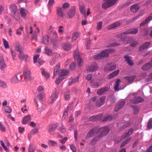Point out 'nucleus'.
Listing matches in <instances>:
<instances>
[{
    "instance_id": "obj_31",
    "label": "nucleus",
    "mask_w": 152,
    "mask_h": 152,
    "mask_svg": "<svg viewBox=\"0 0 152 152\" xmlns=\"http://www.w3.org/2000/svg\"><path fill=\"white\" fill-rule=\"evenodd\" d=\"M37 29L38 32L34 31V34L32 36V39L35 40L36 41L37 40V37L39 33V28H37Z\"/></svg>"
},
{
    "instance_id": "obj_42",
    "label": "nucleus",
    "mask_w": 152,
    "mask_h": 152,
    "mask_svg": "<svg viewBox=\"0 0 152 152\" xmlns=\"http://www.w3.org/2000/svg\"><path fill=\"white\" fill-rule=\"evenodd\" d=\"M62 77H58L57 78L55 81V83L56 84H59L62 82L63 79H64V78H63Z\"/></svg>"
},
{
    "instance_id": "obj_10",
    "label": "nucleus",
    "mask_w": 152,
    "mask_h": 152,
    "mask_svg": "<svg viewBox=\"0 0 152 152\" xmlns=\"http://www.w3.org/2000/svg\"><path fill=\"white\" fill-rule=\"evenodd\" d=\"M116 67L115 64H113L112 65L108 64L104 67V69L106 71H110L114 69Z\"/></svg>"
},
{
    "instance_id": "obj_36",
    "label": "nucleus",
    "mask_w": 152,
    "mask_h": 152,
    "mask_svg": "<svg viewBox=\"0 0 152 152\" xmlns=\"http://www.w3.org/2000/svg\"><path fill=\"white\" fill-rule=\"evenodd\" d=\"M34 147V144L30 143L28 148V152H34L35 151Z\"/></svg>"
},
{
    "instance_id": "obj_49",
    "label": "nucleus",
    "mask_w": 152,
    "mask_h": 152,
    "mask_svg": "<svg viewBox=\"0 0 152 152\" xmlns=\"http://www.w3.org/2000/svg\"><path fill=\"white\" fill-rule=\"evenodd\" d=\"M4 111L7 113H10L12 112V110L9 106H6L4 107Z\"/></svg>"
},
{
    "instance_id": "obj_24",
    "label": "nucleus",
    "mask_w": 152,
    "mask_h": 152,
    "mask_svg": "<svg viewBox=\"0 0 152 152\" xmlns=\"http://www.w3.org/2000/svg\"><path fill=\"white\" fill-rule=\"evenodd\" d=\"M98 132L97 130L96 129H92L90 130L87 134V137H90L93 136L96 133Z\"/></svg>"
},
{
    "instance_id": "obj_14",
    "label": "nucleus",
    "mask_w": 152,
    "mask_h": 152,
    "mask_svg": "<svg viewBox=\"0 0 152 152\" xmlns=\"http://www.w3.org/2000/svg\"><path fill=\"white\" fill-rule=\"evenodd\" d=\"M128 43H131L130 46L132 47H135L138 44V42H136L133 38H128L127 40Z\"/></svg>"
},
{
    "instance_id": "obj_61",
    "label": "nucleus",
    "mask_w": 152,
    "mask_h": 152,
    "mask_svg": "<svg viewBox=\"0 0 152 152\" xmlns=\"http://www.w3.org/2000/svg\"><path fill=\"white\" fill-rule=\"evenodd\" d=\"M70 149L72 150V151H76L77 149L76 147L73 145L71 144L70 145Z\"/></svg>"
},
{
    "instance_id": "obj_17",
    "label": "nucleus",
    "mask_w": 152,
    "mask_h": 152,
    "mask_svg": "<svg viewBox=\"0 0 152 152\" xmlns=\"http://www.w3.org/2000/svg\"><path fill=\"white\" fill-rule=\"evenodd\" d=\"M12 82L16 83L19 82H20L22 79L21 77H12L11 78Z\"/></svg>"
},
{
    "instance_id": "obj_1",
    "label": "nucleus",
    "mask_w": 152,
    "mask_h": 152,
    "mask_svg": "<svg viewBox=\"0 0 152 152\" xmlns=\"http://www.w3.org/2000/svg\"><path fill=\"white\" fill-rule=\"evenodd\" d=\"M133 131V129H131L126 131L125 133L121 137V138L119 137L117 138L115 140V141L117 143H119L122 140L130 135L132 134Z\"/></svg>"
},
{
    "instance_id": "obj_2",
    "label": "nucleus",
    "mask_w": 152,
    "mask_h": 152,
    "mask_svg": "<svg viewBox=\"0 0 152 152\" xmlns=\"http://www.w3.org/2000/svg\"><path fill=\"white\" fill-rule=\"evenodd\" d=\"M105 2L102 5V7L104 9L109 8L115 4L117 0H104Z\"/></svg>"
},
{
    "instance_id": "obj_37",
    "label": "nucleus",
    "mask_w": 152,
    "mask_h": 152,
    "mask_svg": "<svg viewBox=\"0 0 152 152\" xmlns=\"http://www.w3.org/2000/svg\"><path fill=\"white\" fill-rule=\"evenodd\" d=\"M116 37L120 38L123 41H124L126 38V36L124 35L123 33L117 35Z\"/></svg>"
},
{
    "instance_id": "obj_50",
    "label": "nucleus",
    "mask_w": 152,
    "mask_h": 152,
    "mask_svg": "<svg viewBox=\"0 0 152 152\" xmlns=\"http://www.w3.org/2000/svg\"><path fill=\"white\" fill-rule=\"evenodd\" d=\"M41 70L42 75L44 76H49L50 75V73L45 71L44 69H42Z\"/></svg>"
},
{
    "instance_id": "obj_33",
    "label": "nucleus",
    "mask_w": 152,
    "mask_h": 152,
    "mask_svg": "<svg viewBox=\"0 0 152 152\" xmlns=\"http://www.w3.org/2000/svg\"><path fill=\"white\" fill-rule=\"evenodd\" d=\"M43 42V43L46 45L49 44L50 42V40L48 36H46L44 37Z\"/></svg>"
},
{
    "instance_id": "obj_48",
    "label": "nucleus",
    "mask_w": 152,
    "mask_h": 152,
    "mask_svg": "<svg viewBox=\"0 0 152 152\" xmlns=\"http://www.w3.org/2000/svg\"><path fill=\"white\" fill-rule=\"evenodd\" d=\"M37 91L39 94H42L44 93V89L43 87L41 86H39L37 88Z\"/></svg>"
},
{
    "instance_id": "obj_38",
    "label": "nucleus",
    "mask_w": 152,
    "mask_h": 152,
    "mask_svg": "<svg viewBox=\"0 0 152 152\" xmlns=\"http://www.w3.org/2000/svg\"><path fill=\"white\" fill-rule=\"evenodd\" d=\"M60 64H57L56 66L54 69V75H57V73L58 71L60 69Z\"/></svg>"
},
{
    "instance_id": "obj_60",
    "label": "nucleus",
    "mask_w": 152,
    "mask_h": 152,
    "mask_svg": "<svg viewBox=\"0 0 152 152\" xmlns=\"http://www.w3.org/2000/svg\"><path fill=\"white\" fill-rule=\"evenodd\" d=\"M60 132L63 133H65L66 132V129L64 126H62L60 128Z\"/></svg>"
},
{
    "instance_id": "obj_27",
    "label": "nucleus",
    "mask_w": 152,
    "mask_h": 152,
    "mask_svg": "<svg viewBox=\"0 0 152 152\" xmlns=\"http://www.w3.org/2000/svg\"><path fill=\"white\" fill-rule=\"evenodd\" d=\"M31 118V116L30 115H27L24 117L23 118L22 124H26L30 120Z\"/></svg>"
},
{
    "instance_id": "obj_18",
    "label": "nucleus",
    "mask_w": 152,
    "mask_h": 152,
    "mask_svg": "<svg viewBox=\"0 0 152 152\" xmlns=\"http://www.w3.org/2000/svg\"><path fill=\"white\" fill-rule=\"evenodd\" d=\"M151 43L150 42H146L143 43L141 46L139 48V50L142 51L147 48L150 45Z\"/></svg>"
},
{
    "instance_id": "obj_34",
    "label": "nucleus",
    "mask_w": 152,
    "mask_h": 152,
    "mask_svg": "<svg viewBox=\"0 0 152 152\" xmlns=\"http://www.w3.org/2000/svg\"><path fill=\"white\" fill-rule=\"evenodd\" d=\"M80 33L76 32L73 34L72 38V42L75 41L77 38L78 37L80 36Z\"/></svg>"
},
{
    "instance_id": "obj_16",
    "label": "nucleus",
    "mask_w": 152,
    "mask_h": 152,
    "mask_svg": "<svg viewBox=\"0 0 152 152\" xmlns=\"http://www.w3.org/2000/svg\"><path fill=\"white\" fill-rule=\"evenodd\" d=\"M125 104L124 101H122L119 102L115 107V112L118 111L120 109L123 107Z\"/></svg>"
},
{
    "instance_id": "obj_29",
    "label": "nucleus",
    "mask_w": 152,
    "mask_h": 152,
    "mask_svg": "<svg viewBox=\"0 0 152 152\" xmlns=\"http://www.w3.org/2000/svg\"><path fill=\"white\" fill-rule=\"evenodd\" d=\"M62 48L65 50H69L71 48V45L69 43H66L63 45Z\"/></svg>"
},
{
    "instance_id": "obj_20",
    "label": "nucleus",
    "mask_w": 152,
    "mask_h": 152,
    "mask_svg": "<svg viewBox=\"0 0 152 152\" xmlns=\"http://www.w3.org/2000/svg\"><path fill=\"white\" fill-rule=\"evenodd\" d=\"M109 90L108 87H104L98 90L97 92V94H98L103 95L104 94L105 92L108 91Z\"/></svg>"
},
{
    "instance_id": "obj_59",
    "label": "nucleus",
    "mask_w": 152,
    "mask_h": 152,
    "mask_svg": "<svg viewBox=\"0 0 152 152\" xmlns=\"http://www.w3.org/2000/svg\"><path fill=\"white\" fill-rule=\"evenodd\" d=\"M112 117L111 116L109 115L104 118L103 121H110L112 119Z\"/></svg>"
},
{
    "instance_id": "obj_64",
    "label": "nucleus",
    "mask_w": 152,
    "mask_h": 152,
    "mask_svg": "<svg viewBox=\"0 0 152 152\" xmlns=\"http://www.w3.org/2000/svg\"><path fill=\"white\" fill-rule=\"evenodd\" d=\"M152 19V17L151 16H149L146 18L144 20L146 24L148 23Z\"/></svg>"
},
{
    "instance_id": "obj_58",
    "label": "nucleus",
    "mask_w": 152,
    "mask_h": 152,
    "mask_svg": "<svg viewBox=\"0 0 152 152\" xmlns=\"http://www.w3.org/2000/svg\"><path fill=\"white\" fill-rule=\"evenodd\" d=\"M102 58L101 55L100 53L94 56V58L95 59H99Z\"/></svg>"
},
{
    "instance_id": "obj_62",
    "label": "nucleus",
    "mask_w": 152,
    "mask_h": 152,
    "mask_svg": "<svg viewBox=\"0 0 152 152\" xmlns=\"http://www.w3.org/2000/svg\"><path fill=\"white\" fill-rule=\"evenodd\" d=\"M76 65V64L75 63H72L70 66V69L72 70H74L75 67Z\"/></svg>"
},
{
    "instance_id": "obj_25",
    "label": "nucleus",
    "mask_w": 152,
    "mask_h": 152,
    "mask_svg": "<svg viewBox=\"0 0 152 152\" xmlns=\"http://www.w3.org/2000/svg\"><path fill=\"white\" fill-rule=\"evenodd\" d=\"M75 7L71 9L68 12V15L69 18H72L75 15Z\"/></svg>"
},
{
    "instance_id": "obj_13",
    "label": "nucleus",
    "mask_w": 152,
    "mask_h": 152,
    "mask_svg": "<svg viewBox=\"0 0 152 152\" xmlns=\"http://www.w3.org/2000/svg\"><path fill=\"white\" fill-rule=\"evenodd\" d=\"M143 99L140 96L135 97L133 99L131 100V102L133 103H138L142 102Z\"/></svg>"
},
{
    "instance_id": "obj_47",
    "label": "nucleus",
    "mask_w": 152,
    "mask_h": 152,
    "mask_svg": "<svg viewBox=\"0 0 152 152\" xmlns=\"http://www.w3.org/2000/svg\"><path fill=\"white\" fill-rule=\"evenodd\" d=\"M26 10L23 8H21L20 10V14L23 17H25L26 16Z\"/></svg>"
},
{
    "instance_id": "obj_21",
    "label": "nucleus",
    "mask_w": 152,
    "mask_h": 152,
    "mask_svg": "<svg viewBox=\"0 0 152 152\" xmlns=\"http://www.w3.org/2000/svg\"><path fill=\"white\" fill-rule=\"evenodd\" d=\"M122 82V81L119 79L116 80L114 87V89L115 91H117L119 90L118 87Z\"/></svg>"
},
{
    "instance_id": "obj_30",
    "label": "nucleus",
    "mask_w": 152,
    "mask_h": 152,
    "mask_svg": "<svg viewBox=\"0 0 152 152\" xmlns=\"http://www.w3.org/2000/svg\"><path fill=\"white\" fill-rule=\"evenodd\" d=\"M10 9L12 12H13L15 14L16 12L17 7L15 5L12 4L10 6Z\"/></svg>"
},
{
    "instance_id": "obj_5",
    "label": "nucleus",
    "mask_w": 152,
    "mask_h": 152,
    "mask_svg": "<svg viewBox=\"0 0 152 152\" xmlns=\"http://www.w3.org/2000/svg\"><path fill=\"white\" fill-rule=\"evenodd\" d=\"M114 51V49L112 48H109L102 51L101 52L100 54L102 57H106L108 56L109 53L110 52H113Z\"/></svg>"
},
{
    "instance_id": "obj_53",
    "label": "nucleus",
    "mask_w": 152,
    "mask_h": 152,
    "mask_svg": "<svg viewBox=\"0 0 152 152\" xmlns=\"http://www.w3.org/2000/svg\"><path fill=\"white\" fill-rule=\"evenodd\" d=\"M0 87L6 88L7 87V85L5 83L0 80Z\"/></svg>"
},
{
    "instance_id": "obj_35",
    "label": "nucleus",
    "mask_w": 152,
    "mask_h": 152,
    "mask_svg": "<svg viewBox=\"0 0 152 152\" xmlns=\"http://www.w3.org/2000/svg\"><path fill=\"white\" fill-rule=\"evenodd\" d=\"M49 145L52 146H55L58 145L57 142L52 140H49L48 142Z\"/></svg>"
},
{
    "instance_id": "obj_6",
    "label": "nucleus",
    "mask_w": 152,
    "mask_h": 152,
    "mask_svg": "<svg viewBox=\"0 0 152 152\" xmlns=\"http://www.w3.org/2000/svg\"><path fill=\"white\" fill-rule=\"evenodd\" d=\"M17 50L20 52L18 56L20 60H26L28 58V56L27 55L24 54L21 48L18 49Z\"/></svg>"
},
{
    "instance_id": "obj_22",
    "label": "nucleus",
    "mask_w": 152,
    "mask_h": 152,
    "mask_svg": "<svg viewBox=\"0 0 152 152\" xmlns=\"http://www.w3.org/2000/svg\"><path fill=\"white\" fill-rule=\"evenodd\" d=\"M57 13L58 16L63 17L64 16V12L61 7H58L57 8Z\"/></svg>"
},
{
    "instance_id": "obj_43",
    "label": "nucleus",
    "mask_w": 152,
    "mask_h": 152,
    "mask_svg": "<svg viewBox=\"0 0 152 152\" xmlns=\"http://www.w3.org/2000/svg\"><path fill=\"white\" fill-rule=\"evenodd\" d=\"M0 130L1 132H4L6 131V128L4 125L0 122Z\"/></svg>"
},
{
    "instance_id": "obj_55",
    "label": "nucleus",
    "mask_w": 152,
    "mask_h": 152,
    "mask_svg": "<svg viewBox=\"0 0 152 152\" xmlns=\"http://www.w3.org/2000/svg\"><path fill=\"white\" fill-rule=\"evenodd\" d=\"M6 67V64L5 63V61L3 62L0 63V69L3 70Z\"/></svg>"
},
{
    "instance_id": "obj_7",
    "label": "nucleus",
    "mask_w": 152,
    "mask_h": 152,
    "mask_svg": "<svg viewBox=\"0 0 152 152\" xmlns=\"http://www.w3.org/2000/svg\"><path fill=\"white\" fill-rule=\"evenodd\" d=\"M58 97V95L57 93L56 92H53L49 98V103L50 104L53 103L56 101Z\"/></svg>"
},
{
    "instance_id": "obj_52",
    "label": "nucleus",
    "mask_w": 152,
    "mask_h": 152,
    "mask_svg": "<svg viewBox=\"0 0 152 152\" xmlns=\"http://www.w3.org/2000/svg\"><path fill=\"white\" fill-rule=\"evenodd\" d=\"M31 74L30 71L28 69H26L23 72V75L25 76H29L31 75Z\"/></svg>"
},
{
    "instance_id": "obj_46",
    "label": "nucleus",
    "mask_w": 152,
    "mask_h": 152,
    "mask_svg": "<svg viewBox=\"0 0 152 152\" xmlns=\"http://www.w3.org/2000/svg\"><path fill=\"white\" fill-rule=\"evenodd\" d=\"M3 41L4 46L6 48H9L10 46L9 45L8 43L5 39H3Z\"/></svg>"
},
{
    "instance_id": "obj_28",
    "label": "nucleus",
    "mask_w": 152,
    "mask_h": 152,
    "mask_svg": "<svg viewBox=\"0 0 152 152\" xmlns=\"http://www.w3.org/2000/svg\"><path fill=\"white\" fill-rule=\"evenodd\" d=\"M80 11L81 13L83 14L85 18H86V10H85V7L84 5H81L79 7Z\"/></svg>"
},
{
    "instance_id": "obj_40",
    "label": "nucleus",
    "mask_w": 152,
    "mask_h": 152,
    "mask_svg": "<svg viewBox=\"0 0 152 152\" xmlns=\"http://www.w3.org/2000/svg\"><path fill=\"white\" fill-rule=\"evenodd\" d=\"M131 138L130 137L127 139L126 140L124 141L121 145L120 147H122L126 145L127 143H128L131 140Z\"/></svg>"
},
{
    "instance_id": "obj_8",
    "label": "nucleus",
    "mask_w": 152,
    "mask_h": 152,
    "mask_svg": "<svg viewBox=\"0 0 152 152\" xmlns=\"http://www.w3.org/2000/svg\"><path fill=\"white\" fill-rule=\"evenodd\" d=\"M98 68V65L96 63L93 64L90 66L87 69V71L89 72H92L96 70Z\"/></svg>"
},
{
    "instance_id": "obj_56",
    "label": "nucleus",
    "mask_w": 152,
    "mask_h": 152,
    "mask_svg": "<svg viewBox=\"0 0 152 152\" xmlns=\"http://www.w3.org/2000/svg\"><path fill=\"white\" fill-rule=\"evenodd\" d=\"M45 53L48 55H50L52 53V52L51 50L48 49L47 47L45 48Z\"/></svg>"
},
{
    "instance_id": "obj_12",
    "label": "nucleus",
    "mask_w": 152,
    "mask_h": 152,
    "mask_svg": "<svg viewBox=\"0 0 152 152\" xmlns=\"http://www.w3.org/2000/svg\"><path fill=\"white\" fill-rule=\"evenodd\" d=\"M69 75V71L66 69H61L58 71L59 76H65Z\"/></svg>"
},
{
    "instance_id": "obj_3",
    "label": "nucleus",
    "mask_w": 152,
    "mask_h": 152,
    "mask_svg": "<svg viewBox=\"0 0 152 152\" xmlns=\"http://www.w3.org/2000/svg\"><path fill=\"white\" fill-rule=\"evenodd\" d=\"M75 59H77V63L79 66H81L83 64V60L80 57V54L78 50H76L74 54Z\"/></svg>"
},
{
    "instance_id": "obj_57",
    "label": "nucleus",
    "mask_w": 152,
    "mask_h": 152,
    "mask_svg": "<svg viewBox=\"0 0 152 152\" xmlns=\"http://www.w3.org/2000/svg\"><path fill=\"white\" fill-rule=\"evenodd\" d=\"M152 127V118L150 119L148 123L147 127L150 129Z\"/></svg>"
},
{
    "instance_id": "obj_9",
    "label": "nucleus",
    "mask_w": 152,
    "mask_h": 152,
    "mask_svg": "<svg viewBox=\"0 0 152 152\" xmlns=\"http://www.w3.org/2000/svg\"><path fill=\"white\" fill-rule=\"evenodd\" d=\"M152 67V59L150 61L146 63L142 67V70L145 71L150 69Z\"/></svg>"
},
{
    "instance_id": "obj_44",
    "label": "nucleus",
    "mask_w": 152,
    "mask_h": 152,
    "mask_svg": "<svg viewBox=\"0 0 152 152\" xmlns=\"http://www.w3.org/2000/svg\"><path fill=\"white\" fill-rule=\"evenodd\" d=\"M120 72L119 70H117L115 71L112 73L110 74L109 75V76H117Z\"/></svg>"
},
{
    "instance_id": "obj_39",
    "label": "nucleus",
    "mask_w": 152,
    "mask_h": 152,
    "mask_svg": "<svg viewBox=\"0 0 152 152\" xmlns=\"http://www.w3.org/2000/svg\"><path fill=\"white\" fill-rule=\"evenodd\" d=\"M125 78L129 83H131L133 82L134 79V77H125Z\"/></svg>"
},
{
    "instance_id": "obj_26",
    "label": "nucleus",
    "mask_w": 152,
    "mask_h": 152,
    "mask_svg": "<svg viewBox=\"0 0 152 152\" xmlns=\"http://www.w3.org/2000/svg\"><path fill=\"white\" fill-rule=\"evenodd\" d=\"M124 58L126 59V61L127 63L129 66H132L134 65L133 62L131 61L130 57L127 55H125Z\"/></svg>"
},
{
    "instance_id": "obj_15",
    "label": "nucleus",
    "mask_w": 152,
    "mask_h": 152,
    "mask_svg": "<svg viewBox=\"0 0 152 152\" xmlns=\"http://www.w3.org/2000/svg\"><path fill=\"white\" fill-rule=\"evenodd\" d=\"M140 8L139 5L137 4H135L132 5L130 9L132 12L134 13L138 11L139 10Z\"/></svg>"
},
{
    "instance_id": "obj_45",
    "label": "nucleus",
    "mask_w": 152,
    "mask_h": 152,
    "mask_svg": "<svg viewBox=\"0 0 152 152\" xmlns=\"http://www.w3.org/2000/svg\"><path fill=\"white\" fill-rule=\"evenodd\" d=\"M131 34H134L137 33L138 31L137 28H133L130 29Z\"/></svg>"
},
{
    "instance_id": "obj_51",
    "label": "nucleus",
    "mask_w": 152,
    "mask_h": 152,
    "mask_svg": "<svg viewBox=\"0 0 152 152\" xmlns=\"http://www.w3.org/2000/svg\"><path fill=\"white\" fill-rule=\"evenodd\" d=\"M23 27H20L19 28L17 29L16 31V33L17 35H20L21 34V31H23Z\"/></svg>"
},
{
    "instance_id": "obj_41",
    "label": "nucleus",
    "mask_w": 152,
    "mask_h": 152,
    "mask_svg": "<svg viewBox=\"0 0 152 152\" xmlns=\"http://www.w3.org/2000/svg\"><path fill=\"white\" fill-rule=\"evenodd\" d=\"M64 97L66 100H68L70 99V92L68 91L64 94Z\"/></svg>"
},
{
    "instance_id": "obj_54",
    "label": "nucleus",
    "mask_w": 152,
    "mask_h": 152,
    "mask_svg": "<svg viewBox=\"0 0 152 152\" xmlns=\"http://www.w3.org/2000/svg\"><path fill=\"white\" fill-rule=\"evenodd\" d=\"M56 127L53 126H51L49 127L48 128V131L49 132H51L55 131Z\"/></svg>"
},
{
    "instance_id": "obj_4",
    "label": "nucleus",
    "mask_w": 152,
    "mask_h": 152,
    "mask_svg": "<svg viewBox=\"0 0 152 152\" xmlns=\"http://www.w3.org/2000/svg\"><path fill=\"white\" fill-rule=\"evenodd\" d=\"M109 132V129L107 127H104L99 128L98 130V133H101L102 136L107 134Z\"/></svg>"
},
{
    "instance_id": "obj_63",
    "label": "nucleus",
    "mask_w": 152,
    "mask_h": 152,
    "mask_svg": "<svg viewBox=\"0 0 152 152\" xmlns=\"http://www.w3.org/2000/svg\"><path fill=\"white\" fill-rule=\"evenodd\" d=\"M102 23V22H99L97 23V29L99 30L101 28Z\"/></svg>"
},
{
    "instance_id": "obj_23",
    "label": "nucleus",
    "mask_w": 152,
    "mask_h": 152,
    "mask_svg": "<svg viewBox=\"0 0 152 152\" xmlns=\"http://www.w3.org/2000/svg\"><path fill=\"white\" fill-rule=\"evenodd\" d=\"M120 25L121 23H120L118 22H116L109 25L107 27V29H110L112 28H115L120 26Z\"/></svg>"
},
{
    "instance_id": "obj_32",
    "label": "nucleus",
    "mask_w": 152,
    "mask_h": 152,
    "mask_svg": "<svg viewBox=\"0 0 152 152\" xmlns=\"http://www.w3.org/2000/svg\"><path fill=\"white\" fill-rule=\"evenodd\" d=\"M44 95V93H42V94H39L35 99V101L37 104V100H41L43 96Z\"/></svg>"
},
{
    "instance_id": "obj_11",
    "label": "nucleus",
    "mask_w": 152,
    "mask_h": 152,
    "mask_svg": "<svg viewBox=\"0 0 152 152\" xmlns=\"http://www.w3.org/2000/svg\"><path fill=\"white\" fill-rule=\"evenodd\" d=\"M106 98V96H104L101 97L96 101V105L99 107H100L103 105L104 103Z\"/></svg>"
},
{
    "instance_id": "obj_19",
    "label": "nucleus",
    "mask_w": 152,
    "mask_h": 152,
    "mask_svg": "<svg viewBox=\"0 0 152 152\" xmlns=\"http://www.w3.org/2000/svg\"><path fill=\"white\" fill-rule=\"evenodd\" d=\"M79 77H72L69 79V85L76 82L78 80Z\"/></svg>"
}]
</instances>
